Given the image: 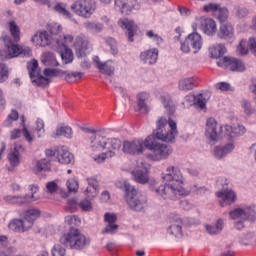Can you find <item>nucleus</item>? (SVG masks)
<instances>
[{
  "mask_svg": "<svg viewBox=\"0 0 256 256\" xmlns=\"http://www.w3.org/2000/svg\"><path fill=\"white\" fill-rule=\"evenodd\" d=\"M177 136V123L173 120L167 121V118L161 117L157 121V129L155 134L148 136L144 145L146 149L152 151L155 157L159 159H167L171 153H173V148L166 144H161L159 141H164V143H175V137Z\"/></svg>",
  "mask_w": 256,
  "mask_h": 256,
  "instance_id": "nucleus-1",
  "label": "nucleus"
},
{
  "mask_svg": "<svg viewBox=\"0 0 256 256\" xmlns=\"http://www.w3.org/2000/svg\"><path fill=\"white\" fill-rule=\"evenodd\" d=\"M92 133L89 143V156L93 161H107L117 159L119 149H121V140L115 138H105L97 134L95 129H87Z\"/></svg>",
  "mask_w": 256,
  "mask_h": 256,
  "instance_id": "nucleus-2",
  "label": "nucleus"
},
{
  "mask_svg": "<svg viewBox=\"0 0 256 256\" xmlns=\"http://www.w3.org/2000/svg\"><path fill=\"white\" fill-rule=\"evenodd\" d=\"M162 179L165 184L156 187L154 191L163 199H171L173 195H189V192L183 188V175L179 168L175 166L168 167Z\"/></svg>",
  "mask_w": 256,
  "mask_h": 256,
  "instance_id": "nucleus-3",
  "label": "nucleus"
},
{
  "mask_svg": "<svg viewBox=\"0 0 256 256\" xmlns=\"http://www.w3.org/2000/svg\"><path fill=\"white\" fill-rule=\"evenodd\" d=\"M27 69L32 80V83H35L37 87H49V83L53 77H64L67 83H75V79L73 78L72 73H67L61 69H51L45 68L43 71V75H41V69H39V62L35 59L28 62Z\"/></svg>",
  "mask_w": 256,
  "mask_h": 256,
  "instance_id": "nucleus-4",
  "label": "nucleus"
},
{
  "mask_svg": "<svg viewBox=\"0 0 256 256\" xmlns=\"http://www.w3.org/2000/svg\"><path fill=\"white\" fill-rule=\"evenodd\" d=\"M60 243L73 251H83L91 245V238L85 236L79 229L71 227L68 233L60 238Z\"/></svg>",
  "mask_w": 256,
  "mask_h": 256,
  "instance_id": "nucleus-5",
  "label": "nucleus"
},
{
  "mask_svg": "<svg viewBox=\"0 0 256 256\" xmlns=\"http://www.w3.org/2000/svg\"><path fill=\"white\" fill-rule=\"evenodd\" d=\"M125 200L131 211L141 212L147 207V196L139 193L135 186L124 182Z\"/></svg>",
  "mask_w": 256,
  "mask_h": 256,
  "instance_id": "nucleus-6",
  "label": "nucleus"
},
{
  "mask_svg": "<svg viewBox=\"0 0 256 256\" xmlns=\"http://www.w3.org/2000/svg\"><path fill=\"white\" fill-rule=\"evenodd\" d=\"M5 47L6 52H0V56L3 59H13L15 57H31V48L29 46H21L18 44H13L11 37L4 35L1 37Z\"/></svg>",
  "mask_w": 256,
  "mask_h": 256,
  "instance_id": "nucleus-7",
  "label": "nucleus"
},
{
  "mask_svg": "<svg viewBox=\"0 0 256 256\" xmlns=\"http://www.w3.org/2000/svg\"><path fill=\"white\" fill-rule=\"evenodd\" d=\"M149 169H151V164L147 161L136 162V167L128 169H122L123 171H129L131 173L134 181L136 183H140L141 185H145L149 183Z\"/></svg>",
  "mask_w": 256,
  "mask_h": 256,
  "instance_id": "nucleus-8",
  "label": "nucleus"
},
{
  "mask_svg": "<svg viewBox=\"0 0 256 256\" xmlns=\"http://www.w3.org/2000/svg\"><path fill=\"white\" fill-rule=\"evenodd\" d=\"M95 9H97V4L93 0H78L71 5V10L85 19H89L95 13Z\"/></svg>",
  "mask_w": 256,
  "mask_h": 256,
  "instance_id": "nucleus-9",
  "label": "nucleus"
},
{
  "mask_svg": "<svg viewBox=\"0 0 256 256\" xmlns=\"http://www.w3.org/2000/svg\"><path fill=\"white\" fill-rule=\"evenodd\" d=\"M45 153L51 161H73L75 159V155L65 148L60 150L47 149Z\"/></svg>",
  "mask_w": 256,
  "mask_h": 256,
  "instance_id": "nucleus-10",
  "label": "nucleus"
},
{
  "mask_svg": "<svg viewBox=\"0 0 256 256\" xmlns=\"http://www.w3.org/2000/svg\"><path fill=\"white\" fill-rule=\"evenodd\" d=\"M231 219H244L246 221H255L256 211L255 208L245 207L236 208L229 212Z\"/></svg>",
  "mask_w": 256,
  "mask_h": 256,
  "instance_id": "nucleus-11",
  "label": "nucleus"
},
{
  "mask_svg": "<svg viewBox=\"0 0 256 256\" xmlns=\"http://www.w3.org/2000/svg\"><path fill=\"white\" fill-rule=\"evenodd\" d=\"M218 67H224L225 69H230V71H244L245 64L243 61L237 58L224 57L222 60L217 62Z\"/></svg>",
  "mask_w": 256,
  "mask_h": 256,
  "instance_id": "nucleus-12",
  "label": "nucleus"
},
{
  "mask_svg": "<svg viewBox=\"0 0 256 256\" xmlns=\"http://www.w3.org/2000/svg\"><path fill=\"white\" fill-rule=\"evenodd\" d=\"M32 43H39L40 47H47L51 43H59V37H53L47 31L36 32L31 39Z\"/></svg>",
  "mask_w": 256,
  "mask_h": 256,
  "instance_id": "nucleus-13",
  "label": "nucleus"
},
{
  "mask_svg": "<svg viewBox=\"0 0 256 256\" xmlns=\"http://www.w3.org/2000/svg\"><path fill=\"white\" fill-rule=\"evenodd\" d=\"M145 147V142L143 140L134 141H124L123 152L128 153V155H141Z\"/></svg>",
  "mask_w": 256,
  "mask_h": 256,
  "instance_id": "nucleus-14",
  "label": "nucleus"
},
{
  "mask_svg": "<svg viewBox=\"0 0 256 256\" xmlns=\"http://www.w3.org/2000/svg\"><path fill=\"white\" fill-rule=\"evenodd\" d=\"M216 197L220 199L219 203L221 207H227V205H233L237 201V194L231 189H222L216 192Z\"/></svg>",
  "mask_w": 256,
  "mask_h": 256,
  "instance_id": "nucleus-15",
  "label": "nucleus"
},
{
  "mask_svg": "<svg viewBox=\"0 0 256 256\" xmlns=\"http://www.w3.org/2000/svg\"><path fill=\"white\" fill-rule=\"evenodd\" d=\"M223 131V127L220 126L219 130H217V120L214 118H209L206 122V137L210 141H218L219 133Z\"/></svg>",
  "mask_w": 256,
  "mask_h": 256,
  "instance_id": "nucleus-16",
  "label": "nucleus"
},
{
  "mask_svg": "<svg viewBox=\"0 0 256 256\" xmlns=\"http://www.w3.org/2000/svg\"><path fill=\"white\" fill-rule=\"evenodd\" d=\"M167 233L174 237H183V220L179 216L171 218Z\"/></svg>",
  "mask_w": 256,
  "mask_h": 256,
  "instance_id": "nucleus-17",
  "label": "nucleus"
},
{
  "mask_svg": "<svg viewBox=\"0 0 256 256\" xmlns=\"http://www.w3.org/2000/svg\"><path fill=\"white\" fill-rule=\"evenodd\" d=\"M93 61L97 69H99L100 73H103L104 75H108L109 77L115 74V66L113 65L112 60L101 62V60L99 59V56H95L93 58Z\"/></svg>",
  "mask_w": 256,
  "mask_h": 256,
  "instance_id": "nucleus-18",
  "label": "nucleus"
},
{
  "mask_svg": "<svg viewBox=\"0 0 256 256\" xmlns=\"http://www.w3.org/2000/svg\"><path fill=\"white\" fill-rule=\"evenodd\" d=\"M89 47V40L78 36L75 39L74 42V49L76 51V56L78 57V59H85V57H87V49Z\"/></svg>",
  "mask_w": 256,
  "mask_h": 256,
  "instance_id": "nucleus-19",
  "label": "nucleus"
},
{
  "mask_svg": "<svg viewBox=\"0 0 256 256\" xmlns=\"http://www.w3.org/2000/svg\"><path fill=\"white\" fill-rule=\"evenodd\" d=\"M118 25L122 29H126L127 31L126 33L128 35V41L133 43V37H135V33H137V25H135V22H133V20L124 18L118 21Z\"/></svg>",
  "mask_w": 256,
  "mask_h": 256,
  "instance_id": "nucleus-20",
  "label": "nucleus"
},
{
  "mask_svg": "<svg viewBox=\"0 0 256 256\" xmlns=\"http://www.w3.org/2000/svg\"><path fill=\"white\" fill-rule=\"evenodd\" d=\"M116 7H119L121 13L129 15L133 9H139L137 0H115Z\"/></svg>",
  "mask_w": 256,
  "mask_h": 256,
  "instance_id": "nucleus-21",
  "label": "nucleus"
},
{
  "mask_svg": "<svg viewBox=\"0 0 256 256\" xmlns=\"http://www.w3.org/2000/svg\"><path fill=\"white\" fill-rule=\"evenodd\" d=\"M201 30L205 35H215L217 24L211 18H200Z\"/></svg>",
  "mask_w": 256,
  "mask_h": 256,
  "instance_id": "nucleus-22",
  "label": "nucleus"
},
{
  "mask_svg": "<svg viewBox=\"0 0 256 256\" xmlns=\"http://www.w3.org/2000/svg\"><path fill=\"white\" fill-rule=\"evenodd\" d=\"M8 229L10 231H14V233H25V231H29V226L24 219H13L8 224Z\"/></svg>",
  "mask_w": 256,
  "mask_h": 256,
  "instance_id": "nucleus-23",
  "label": "nucleus"
},
{
  "mask_svg": "<svg viewBox=\"0 0 256 256\" xmlns=\"http://www.w3.org/2000/svg\"><path fill=\"white\" fill-rule=\"evenodd\" d=\"M4 201L11 205H25L31 203V198H29V194H26L25 196L7 195L4 197Z\"/></svg>",
  "mask_w": 256,
  "mask_h": 256,
  "instance_id": "nucleus-24",
  "label": "nucleus"
},
{
  "mask_svg": "<svg viewBox=\"0 0 256 256\" xmlns=\"http://www.w3.org/2000/svg\"><path fill=\"white\" fill-rule=\"evenodd\" d=\"M233 149H235V144L232 142L226 144L225 146H216L213 151L214 157H216V159H222L225 157V155H229Z\"/></svg>",
  "mask_w": 256,
  "mask_h": 256,
  "instance_id": "nucleus-25",
  "label": "nucleus"
},
{
  "mask_svg": "<svg viewBox=\"0 0 256 256\" xmlns=\"http://www.w3.org/2000/svg\"><path fill=\"white\" fill-rule=\"evenodd\" d=\"M218 37L226 41L233 39V37H235L233 25H231V23L222 24L218 32Z\"/></svg>",
  "mask_w": 256,
  "mask_h": 256,
  "instance_id": "nucleus-26",
  "label": "nucleus"
},
{
  "mask_svg": "<svg viewBox=\"0 0 256 256\" xmlns=\"http://www.w3.org/2000/svg\"><path fill=\"white\" fill-rule=\"evenodd\" d=\"M41 215V211L39 209H29L25 212L24 222L28 226L29 229L33 227V223L37 221L38 217Z\"/></svg>",
  "mask_w": 256,
  "mask_h": 256,
  "instance_id": "nucleus-27",
  "label": "nucleus"
},
{
  "mask_svg": "<svg viewBox=\"0 0 256 256\" xmlns=\"http://www.w3.org/2000/svg\"><path fill=\"white\" fill-rule=\"evenodd\" d=\"M159 56V51L157 49L147 50L142 52L140 57L144 63L148 65H153L157 63V57Z\"/></svg>",
  "mask_w": 256,
  "mask_h": 256,
  "instance_id": "nucleus-28",
  "label": "nucleus"
},
{
  "mask_svg": "<svg viewBox=\"0 0 256 256\" xmlns=\"http://www.w3.org/2000/svg\"><path fill=\"white\" fill-rule=\"evenodd\" d=\"M54 139H59V137H66V139H71L73 137V129L69 126H60L52 134Z\"/></svg>",
  "mask_w": 256,
  "mask_h": 256,
  "instance_id": "nucleus-29",
  "label": "nucleus"
},
{
  "mask_svg": "<svg viewBox=\"0 0 256 256\" xmlns=\"http://www.w3.org/2000/svg\"><path fill=\"white\" fill-rule=\"evenodd\" d=\"M186 40L188 41L189 45H191L192 49H194V53H197V51L201 49V35L198 33L189 34Z\"/></svg>",
  "mask_w": 256,
  "mask_h": 256,
  "instance_id": "nucleus-30",
  "label": "nucleus"
},
{
  "mask_svg": "<svg viewBox=\"0 0 256 256\" xmlns=\"http://www.w3.org/2000/svg\"><path fill=\"white\" fill-rule=\"evenodd\" d=\"M51 170V162L49 161H36L32 164V171L37 175V173H42L43 171Z\"/></svg>",
  "mask_w": 256,
  "mask_h": 256,
  "instance_id": "nucleus-31",
  "label": "nucleus"
},
{
  "mask_svg": "<svg viewBox=\"0 0 256 256\" xmlns=\"http://www.w3.org/2000/svg\"><path fill=\"white\" fill-rule=\"evenodd\" d=\"M41 61L46 65V67H57L59 65V62H57V57H55V54L51 52L43 53Z\"/></svg>",
  "mask_w": 256,
  "mask_h": 256,
  "instance_id": "nucleus-32",
  "label": "nucleus"
},
{
  "mask_svg": "<svg viewBox=\"0 0 256 256\" xmlns=\"http://www.w3.org/2000/svg\"><path fill=\"white\" fill-rule=\"evenodd\" d=\"M21 153H25V146L15 144L14 149L8 154L9 161H19V159H21Z\"/></svg>",
  "mask_w": 256,
  "mask_h": 256,
  "instance_id": "nucleus-33",
  "label": "nucleus"
},
{
  "mask_svg": "<svg viewBox=\"0 0 256 256\" xmlns=\"http://www.w3.org/2000/svg\"><path fill=\"white\" fill-rule=\"evenodd\" d=\"M224 222L223 219H218L215 225L208 224L206 225V231L209 235H219L223 231Z\"/></svg>",
  "mask_w": 256,
  "mask_h": 256,
  "instance_id": "nucleus-34",
  "label": "nucleus"
},
{
  "mask_svg": "<svg viewBox=\"0 0 256 256\" xmlns=\"http://www.w3.org/2000/svg\"><path fill=\"white\" fill-rule=\"evenodd\" d=\"M227 49L225 48V45L223 44H216L215 46L210 48V55L213 57V59H219L220 57H223L225 55Z\"/></svg>",
  "mask_w": 256,
  "mask_h": 256,
  "instance_id": "nucleus-35",
  "label": "nucleus"
},
{
  "mask_svg": "<svg viewBox=\"0 0 256 256\" xmlns=\"http://www.w3.org/2000/svg\"><path fill=\"white\" fill-rule=\"evenodd\" d=\"M180 91H191L195 87V78H183L179 81Z\"/></svg>",
  "mask_w": 256,
  "mask_h": 256,
  "instance_id": "nucleus-36",
  "label": "nucleus"
},
{
  "mask_svg": "<svg viewBox=\"0 0 256 256\" xmlns=\"http://www.w3.org/2000/svg\"><path fill=\"white\" fill-rule=\"evenodd\" d=\"M137 99H138L137 105H138L140 111H144V113H147V111H149V109L147 108V103H145V101H147V99H149V94L142 92V93L138 94Z\"/></svg>",
  "mask_w": 256,
  "mask_h": 256,
  "instance_id": "nucleus-37",
  "label": "nucleus"
},
{
  "mask_svg": "<svg viewBox=\"0 0 256 256\" xmlns=\"http://www.w3.org/2000/svg\"><path fill=\"white\" fill-rule=\"evenodd\" d=\"M9 29L15 43H18V41L21 39V30L19 29V26L15 21H10Z\"/></svg>",
  "mask_w": 256,
  "mask_h": 256,
  "instance_id": "nucleus-38",
  "label": "nucleus"
},
{
  "mask_svg": "<svg viewBox=\"0 0 256 256\" xmlns=\"http://www.w3.org/2000/svg\"><path fill=\"white\" fill-rule=\"evenodd\" d=\"M83 25L87 31H90L91 33H101V31H103V25L101 23L86 21Z\"/></svg>",
  "mask_w": 256,
  "mask_h": 256,
  "instance_id": "nucleus-39",
  "label": "nucleus"
},
{
  "mask_svg": "<svg viewBox=\"0 0 256 256\" xmlns=\"http://www.w3.org/2000/svg\"><path fill=\"white\" fill-rule=\"evenodd\" d=\"M19 119V112L15 109H12L10 114L4 120L3 125L4 127H13V122L18 121Z\"/></svg>",
  "mask_w": 256,
  "mask_h": 256,
  "instance_id": "nucleus-40",
  "label": "nucleus"
},
{
  "mask_svg": "<svg viewBox=\"0 0 256 256\" xmlns=\"http://www.w3.org/2000/svg\"><path fill=\"white\" fill-rule=\"evenodd\" d=\"M60 57L64 65H69V63H73V51L68 47L64 48V51L60 53Z\"/></svg>",
  "mask_w": 256,
  "mask_h": 256,
  "instance_id": "nucleus-41",
  "label": "nucleus"
},
{
  "mask_svg": "<svg viewBox=\"0 0 256 256\" xmlns=\"http://www.w3.org/2000/svg\"><path fill=\"white\" fill-rule=\"evenodd\" d=\"M63 31V27L60 24L52 23L49 25V33L51 37H58L59 41H61V33Z\"/></svg>",
  "mask_w": 256,
  "mask_h": 256,
  "instance_id": "nucleus-42",
  "label": "nucleus"
},
{
  "mask_svg": "<svg viewBox=\"0 0 256 256\" xmlns=\"http://www.w3.org/2000/svg\"><path fill=\"white\" fill-rule=\"evenodd\" d=\"M161 101L170 115H173V113H175V105L173 101H171V98L169 96H161Z\"/></svg>",
  "mask_w": 256,
  "mask_h": 256,
  "instance_id": "nucleus-43",
  "label": "nucleus"
},
{
  "mask_svg": "<svg viewBox=\"0 0 256 256\" xmlns=\"http://www.w3.org/2000/svg\"><path fill=\"white\" fill-rule=\"evenodd\" d=\"M217 13V19L220 21V23H225L229 19V9L227 7H221L218 9Z\"/></svg>",
  "mask_w": 256,
  "mask_h": 256,
  "instance_id": "nucleus-44",
  "label": "nucleus"
},
{
  "mask_svg": "<svg viewBox=\"0 0 256 256\" xmlns=\"http://www.w3.org/2000/svg\"><path fill=\"white\" fill-rule=\"evenodd\" d=\"M234 15L238 19H245L249 15V9L243 6H234Z\"/></svg>",
  "mask_w": 256,
  "mask_h": 256,
  "instance_id": "nucleus-45",
  "label": "nucleus"
},
{
  "mask_svg": "<svg viewBox=\"0 0 256 256\" xmlns=\"http://www.w3.org/2000/svg\"><path fill=\"white\" fill-rule=\"evenodd\" d=\"M65 223L71 227H79L81 225V219L77 215H69L65 217Z\"/></svg>",
  "mask_w": 256,
  "mask_h": 256,
  "instance_id": "nucleus-46",
  "label": "nucleus"
},
{
  "mask_svg": "<svg viewBox=\"0 0 256 256\" xmlns=\"http://www.w3.org/2000/svg\"><path fill=\"white\" fill-rule=\"evenodd\" d=\"M54 10L60 15H64V17H68L69 19H71V12L67 10V5H65L64 3L56 4Z\"/></svg>",
  "mask_w": 256,
  "mask_h": 256,
  "instance_id": "nucleus-47",
  "label": "nucleus"
},
{
  "mask_svg": "<svg viewBox=\"0 0 256 256\" xmlns=\"http://www.w3.org/2000/svg\"><path fill=\"white\" fill-rule=\"evenodd\" d=\"M256 241V236L253 232L246 234L244 237L240 238L239 243L241 245H253Z\"/></svg>",
  "mask_w": 256,
  "mask_h": 256,
  "instance_id": "nucleus-48",
  "label": "nucleus"
},
{
  "mask_svg": "<svg viewBox=\"0 0 256 256\" xmlns=\"http://www.w3.org/2000/svg\"><path fill=\"white\" fill-rule=\"evenodd\" d=\"M22 135L27 143H33V141H35V134L33 131L27 129V126H23Z\"/></svg>",
  "mask_w": 256,
  "mask_h": 256,
  "instance_id": "nucleus-49",
  "label": "nucleus"
},
{
  "mask_svg": "<svg viewBox=\"0 0 256 256\" xmlns=\"http://www.w3.org/2000/svg\"><path fill=\"white\" fill-rule=\"evenodd\" d=\"M9 79V68L7 65L0 63V83H5Z\"/></svg>",
  "mask_w": 256,
  "mask_h": 256,
  "instance_id": "nucleus-50",
  "label": "nucleus"
},
{
  "mask_svg": "<svg viewBox=\"0 0 256 256\" xmlns=\"http://www.w3.org/2000/svg\"><path fill=\"white\" fill-rule=\"evenodd\" d=\"M67 189L70 193H77V190L79 189V182L75 179H69L66 182Z\"/></svg>",
  "mask_w": 256,
  "mask_h": 256,
  "instance_id": "nucleus-51",
  "label": "nucleus"
},
{
  "mask_svg": "<svg viewBox=\"0 0 256 256\" xmlns=\"http://www.w3.org/2000/svg\"><path fill=\"white\" fill-rule=\"evenodd\" d=\"M241 105L245 115H253V113H255V109L253 108V106H251V102H249L248 100H242Z\"/></svg>",
  "mask_w": 256,
  "mask_h": 256,
  "instance_id": "nucleus-52",
  "label": "nucleus"
},
{
  "mask_svg": "<svg viewBox=\"0 0 256 256\" xmlns=\"http://www.w3.org/2000/svg\"><path fill=\"white\" fill-rule=\"evenodd\" d=\"M220 7H221V4L209 3L203 6V11H205V13H217Z\"/></svg>",
  "mask_w": 256,
  "mask_h": 256,
  "instance_id": "nucleus-53",
  "label": "nucleus"
},
{
  "mask_svg": "<svg viewBox=\"0 0 256 256\" xmlns=\"http://www.w3.org/2000/svg\"><path fill=\"white\" fill-rule=\"evenodd\" d=\"M190 191L192 193H196V195H205V193H207V191H209V189H207L204 186H199L197 184H194L190 187Z\"/></svg>",
  "mask_w": 256,
  "mask_h": 256,
  "instance_id": "nucleus-54",
  "label": "nucleus"
},
{
  "mask_svg": "<svg viewBox=\"0 0 256 256\" xmlns=\"http://www.w3.org/2000/svg\"><path fill=\"white\" fill-rule=\"evenodd\" d=\"M29 191L31 192V195H28V199H30V203H33V201H37V198H35V193H38L39 191V185L37 184H31L28 186Z\"/></svg>",
  "mask_w": 256,
  "mask_h": 256,
  "instance_id": "nucleus-55",
  "label": "nucleus"
},
{
  "mask_svg": "<svg viewBox=\"0 0 256 256\" xmlns=\"http://www.w3.org/2000/svg\"><path fill=\"white\" fill-rule=\"evenodd\" d=\"M67 209L70 211V213H75V211L79 209V202H77V199L75 198L69 199Z\"/></svg>",
  "mask_w": 256,
  "mask_h": 256,
  "instance_id": "nucleus-56",
  "label": "nucleus"
},
{
  "mask_svg": "<svg viewBox=\"0 0 256 256\" xmlns=\"http://www.w3.org/2000/svg\"><path fill=\"white\" fill-rule=\"evenodd\" d=\"M79 207L82 211H93V205H91V201L88 199L81 200L79 202Z\"/></svg>",
  "mask_w": 256,
  "mask_h": 256,
  "instance_id": "nucleus-57",
  "label": "nucleus"
},
{
  "mask_svg": "<svg viewBox=\"0 0 256 256\" xmlns=\"http://www.w3.org/2000/svg\"><path fill=\"white\" fill-rule=\"evenodd\" d=\"M117 229H119V225L117 224H108L104 230H102V233L103 234H110V235H113L114 233L117 232Z\"/></svg>",
  "mask_w": 256,
  "mask_h": 256,
  "instance_id": "nucleus-58",
  "label": "nucleus"
},
{
  "mask_svg": "<svg viewBox=\"0 0 256 256\" xmlns=\"http://www.w3.org/2000/svg\"><path fill=\"white\" fill-rule=\"evenodd\" d=\"M246 131L247 130L245 129V126H243V125L233 126V137H240V135H245Z\"/></svg>",
  "mask_w": 256,
  "mask_h": 256,
  "instance_id": "nucleus-59",
  "label": "nucleus"
},
{
  "mask_svg": "<svg viewBox=\"0 0 256 256\" xmlns=\"http://www.w3.org/2000/svg\"><path fill=\"white\" fill-rule=\"evenodd\" d=\"M194 105H196L200 109H205V107L207 105V102L203 98V95H199V96L194 98Z\"/></svg>",
  "mask_w": 256,
  "mask_h": 256,
  "instance_id": "nucleus-60",
  "label": "nucleus"
},
{
  "mask_svg": "<svg viewBox=\"0 0 256 256\" xmlns=\"http://www.w3.org/2000/svg\"><path fill=\"white\" fill-rule=\"evenodd\" d=\"M237 51L240 53V55H247V53H249V49L247 48V41L242 40L237 47Z\"/></svg>",
  "mask_w": 256,
  "mask_h": 256,
  "instance_id": "nucleus-61",
  "label": "nucleus"
},
{
  "mask_svg": "<svg viewBox=\"0 0 256 256\" xmlns=\"http://www.w3.org/2000/svg\"><path fill=\"white\" fill-rule=\"evenodd\" d=\"M46 189L48 193H55L59 189V186L55 181H51L46 184Z\"/></svg>",
  "mask_w": 256,
  "mask_h": 256,
  "instance_id": "nucleus-62",
  "label": "nucleus"
},
{
  "mask_svg": "<svg viewBox=\"0 0 256 256\" xmlns=\"http://www.w3.org/2000/svg\"><path fill=\"white\" fill-rule=\"evenodd\" d=\"M104 221L108 224H114L117 221V216L115 214L106 213L104 215Z\"/></svg>",
  "mask_w": 256,
  "mask_h": 256,
  "instance_id": "nucleus-63",
  "label": "nucleus"
},
{
  "mask_svg": "<svg viewBox=\"0 0 256 256\" xmlns=\"http://www.w3.org/2000/svg\"><path fill=\"white\" fill-rule=\"evenodd\" d=\"M248 47L250 51L255 55L256 57V39L255 38H250L248 41Z\"/></svg>",
  "mask_w": 256,
  "mask_h": 256,
  "instance_id": "nucleus-64",
  "label": "nucleus"
}]
</instances>
